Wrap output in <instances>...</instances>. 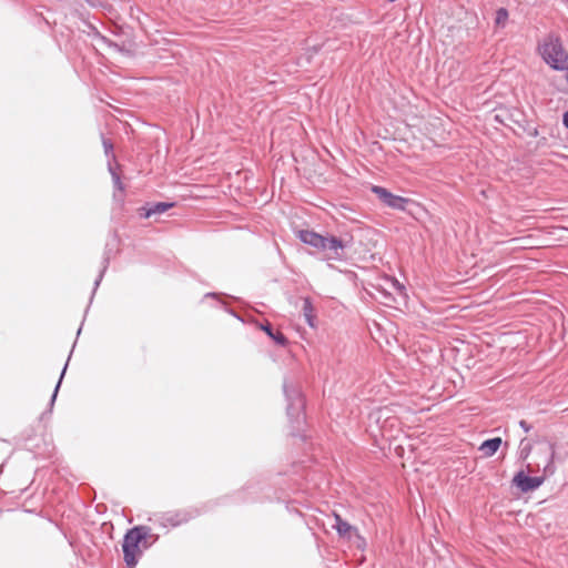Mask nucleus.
<instances>
[{
    "label": "nucleus",
    "instance_id": "obj_1",
    "mask_svg": "<svg viewBox=\"0 0 568 568\" xmlns=\"http://www.w3.org/2000/svg\"><path fill=\"white\" fill-rule=\"evenodd\" d=\"M568 457V452L561 449L556 442L548 439L538 440L534 450L532 463L527 464V471L540 474L546 478L557 471L556 464H562Z\"/></svg>",
    "mask_w": 568,
    "mask_h": 568
},
{
    "label": "nucleus",
    "instance_id": "obj_2",
    "mask_svg": "<svg viewBox=\"0 0 568 568\" xmlns=\"http://www.w3.org/2000/svg\"><path fill=\"white\" fill-rule=\"evenodd\" d=\"M298 240L324 253L326 260L343 261L345 250L352 246V237H336L334 235H322L313 230H300Z\"/></svg>",
    "mask_w": 568,
    "mask_h": 568
},
{
    "label": "nucleus",
    "instance_id": "obj_3",
    "mask_svg": "<svg viewBox=\"0 0 568 568\" xmlns=\"http://www.w3.org/2000/svg\"><path fill=\"white\" fill-rule=\"evenodd\" d=\"M283 392L287 402L286 414L290 419L292 436H300L305 424V398L297 385L285 379L283 383Z\"/></svg>",
    "mask_w": 568,
    "mask_h": 568
},
{
    "label": "nucleus",
    "instance_id": "obj_4",
    "mask_svg": "<svg viewBox=\"0 0 568 568\" xmlns=\"http://www.w3.org/2000/svg\"><path fill=\"white\" fill-rule=\"evenodd\" d=\"M537 52L541 59L556 71H568V52L562 45L560 37L556 33H548L538 42Z\"/></svg>",
    "mask_w": 568,
    "mask_h": 568
},
{
    "label": "nucleus",
    "instance_id": "obj_5",
    "mask_svg": "<svg viewBox=\"0 0 568 568\" xmlns=\"http://www.w3.org/2000/svg\"><path fill=\"white\" fill-rule=\"evenodd\" d=\"M146 536L145 526H134L129 529L122 542L123 559L128 568H135L140 558L142 557L141 541Z\"/></svg>",
    "mask_w": 568,
    "mask_h": 568
},
{
    "label": "nucleus",
    "instance_id": "obj_6",
    "mask_svg": "<svg viewBox=\"0 0 568 568\" xmlns=\"http://www.w3.org/2000/svg\"><path fill=\"white\" fill-rule=\"evenodd\" d=\"M201 510L194 507L186 508V509H180V510H173V511H166L162 514L158 521L160 526L166 528V527H178L182 524H185L190 521L191 519L200 516Z\"/></svg>",
    "mask_w": 568,
    "mask_h": 568
},
{
    "label": "nucleus",
    "instance_id": "obj_7",
    "mask_svg": "<svg viewBox=\"0 0 568 568\" xmlns=\"http://www.w3.org/2000/svg\"><path fill=\"white\" fill-rule=\"evenodd\" d=\"M528 474V471L519 470L513 478V485L521 493H530L538 489L547 479L542 475L529 476Z\"/></svg>",
    "mask_w": 568,
    "mask_h": 568
},
{
    "label": "nucleus",
    "instance_id": "obj_8",
    "mask_svg": "<svg viewBox=\"0 0 568 568\" xmlns=\"http://www.w3.org/2000/svg\"><path fill=\"white\" fill-rule=\"evenodd\" d=\"M372 192L381 200V202L394 210L405 211L406 205L409 202L408 199L393 194L387 189L379 185H373Z\"/></svg>",
    "mask_w": 568,
    "mask_h": 568
},
{
    "label": "nucleus",
    "instance_id": "obj_9",
    "mask_svg": "<svg viewBox=\"0 0 568 568\" xmlns=\"http://www.w3.org/2000/svg\"><path fill=\"white\" fill-rule=\"evenodd\" d=\"M258 490H261V483L255 481V480H250L241 490H239L234 495L235 501L247 503V501L261 500L260 497L255 496Z\"/></svg>",
    "mask_w": 568,
    "mask_h": 568
},
{
    "label": "nucleus",
    "instance_id": "obj_10",
    "mask_svg": "<svg viewBox=\"0 0 568 568\" xmlns=\"http://www.w3.org/2000/svg\"><path fill=\"white\" fill-rule=\"evenodd\" d=\"M175 205L174 202L146 203L138 210L141 219H150L153 215L162 214Z\"/></svg>",
    "mask_w": 568,
    "mask_h": 568
},
{
    "label": "nucleus",
    "instance_id": "obj_11",
    "mask_svg": "<svg viewBox=\"0 0 568 568\" xmlns=\"http://www.w3.org/2000/svg\"><path fill=\"white\" fill-rule=\"evenodd\" d=\"M334 517L335 524L333 528L336 529L339 537L351 539L352 536L355 535L363 544H365V540L359 536L356 527L352 526L337 514H334Z\"/></svg>",
    "mask_w": 568,
    "mask_h": 568
},
{
    "label": "nucleus",
    "instance_id": "obj_12",
    "mask_svg": "<svg viewBox=\"0 0 568 568\" xmlns=\"http://www.w3.org/2000/svg\"><path fill=\"white\" fill-rule=\"evenodd\" d=\"M110 258H111V248H108V246H106L105 251L103 253V257H102L101 270L99 272L98 277L94 281L93 291H92V294L90 297V304L92 303L94 294H95L98 287L100 286L101 282L103 280V276L109 267Z\"/></svg>",
    "mask_w": 568,
    "mask_h": 568
},
{
    "label": "nucleus",
    "instance_id": "obj_13",
    "mask_svg": "<svg viewBox=\"0 0 568 568\" xmlns=\"http://www.w3.org/2000/svg\"><path fill=\"white\" fill-rule=\"evenodd\" d=\"M501 443L500 437L488 438L481 443L479 450L483 452L486 457H491L497 453Z\"/></svg>",
    "mask_w": 568,
    "mask_h": 568
},
{
    "label": "nucleus",
    "instance_id": "obj_14",
    "mask_svg": "<svg viewBox=\"0 0 568 568\" xmlns=\"http://www.w3.org/2000/svg\"><path fill=\"white\" fill-rule=\"evenodd\" d=\"M261 329L264 331L268 337H271L277 345L280 346H286L287 345V338L286 336L281 332H274L272 325L266 322L265 324L261 325Z\"/></svg>",
    "mask_w": 568,
    "mask_h": 568
},
{
    "label": "nucleus",
    "instance_id": "obj_15",
    "mask_svg": "<svg viewBox=\"0 0 568 568\" xmlns=\"http://www.w3.org/2000/svg\"><path fill=\"white\" fill-rule=\"evenodd\" d=\"M303 315L305 317L306 323L314 327L315 324V315H314V306L312 304V300L310 297L303 298V306H302Z\"/></svg>",
    "mask_w": 568,
    "mask_h": 568
},
{
    "label": "nucleus",
    "instance_id": "obj_16",
    "mask_svg": "<svg viewBox=\"0 0 568 568\" xmlns=\"http://www.w3.org/2000/svg\"><path fill=\"white\" fill-rule=\"evenodd\" d=\"M108 170L112 176V181H113V185L115 187V190L120 191V192H123L124 191V185L121 181V178L119 175V173L116 172L115 168L113 166V164L111 163V161H108Z\"/></svg>",
    "mask_w": 568,
    "mask_h": 568
},
{
    "label": "nucleus",
    "instance_id": "obj_17",
    "mask_svg": "<svg viewBox=\"0 0 568 568\" xmlns=\"http://www.w3.org/2000/svg\"><path fill=\"white\" fill-rule=\"evenodd\" d=\"M70 354H72V352H71ZM70 356H71V355H69V358H68V359H70ZM68 363H69V361H67V363L64 364V366H63V368H62V372H61V374H60V378H59V381H58V383H57V385H55V387H54V390H53V393H52V396H51V398H50V403H49V409H50V412L52 410V407H53L54 402H55V399H57V395H58L59 388H60V386H61V383H62L63 376H64V374H65V371H67V368H68Z\"/></svg>",
    "mask_w": 568,
    "mask_h": 568
},
{
    "label": "nucleus",
    "instance_id": "obj_18",
    "mask_svg": "<svg viewBox=\"0 0 568 568\" xmlns=\"http://www.w3.org/2000/svg\"><path fill=\"white\" fill-rule=\"evenodd\" d=\"M532 452V446L530 444V442H528L526 438H523L520 440V445H519V459L521 460H526L529 455L531 454Z\"/></svg>",
    "mask_w": 568,
    "mask_h": 568
},
{
    "label": "nucleus",
    "instance_id": "obj_19",
    "mask_svg": "<svg viewBox=\"0 0 568 568\" xmlns=\"http://www.w3.org/2000/svg\"><path fill=\"white\" fill-rule=\"evenodd\" d=\"M145 529H146V536L143 539V541H141L142 552L144 550L149 549L158 540V536H152L151 535V528L150 527L145 526Z\"/></svg>",
    "mask_w": 568,
    "mask_h": 568
},
{
    "label": "nucleus",
    "instance_id": "obj_20",
    "mask_svg": "<svg viewBox=\"0 0 568 568\" xmlns=\"http://www.w3.org/2000/svg\"><path fill=\"white\" fill-rule=\"evenodd\" d=\"M102 145H103V149H104V153L105 155L109 158L108 161H114L115 160V155L113 153V143L110 139H106L105 136L102 135Z\"/></svg>",
    "mask_w": 568,
    "mask_h": 568
},
{
    "label": "nucleus",
    "instance_id": "obj_21",
    "mask_svg": "<svg viewBox=\"0 0 568 568\" xmlns=\"http://www.w3.org/2000/svg\"><path fill=\"white\" fill-rule=\"evenodd\" d=\"M508 11L506 8H499L497 11H496V18H495V23L496 26L498 27H504L506 21L508 20Z\"/></svg>",
    "mask_w": 568,
    "mask_h": 568
},
{
    "label": "nucleus",
    "instance_id": "obj_22",
    "mask_svg": "<svg viewBox=\"0 0 568 568\" xmlns=\"http://www.w3.org/2000/svg\"><path fill=\"white\" fill-rule=\"evenodd\" d=\"M519 426L523 428L524 432L528 433L531 430V425L529 423H527L526 420L521 419L519 422Z\"/></svg>",
    "mask_w": 568,
    "mask_h": 568
},
{
    "label": "nucleus",
    "instance_id": "obj_23",
    "mask_svg": "<svg viewBox=\"0 0 568 568\" xmlns=\"http://www.w3.org/2000/svg\"><path fill=\"white\" fill-rule=\"evenodd\" d=\"M90 6L92 7H101L103 3V0H85Z\"/></svg>",
    "mask_w": 568,
    "mask_h": 568
},
{
    "label": "nucleus",
    "instance_id": "obj_24",
    "mask_svg": "<svg viewBox=\"0 0 568 568\" xmlns=\"http://www.w3.org/2000/svg\"><path fill=\"white\" fill-rule=\"evenodd\" d=\"M562 125L568 130V111L562 114Z\"/></svg>",
    "mask_w": 568,
    "mask_h": 568
},
{
    "label": "nucleus",
    "instance_id": "obj_25",
    "mask_svg": "<svg viewBox=\"0 0 568 568\" xmlns=\"http://www.w3.org/2000/svg\"><path fill=\"white\" fill-rule=\"evenodd\" d=\"M220 296H221V294L215 293V292H210V293H206V294L204 295V297H205V298H207V297H211V298H220Z\"/></svg>",
    "mask_w": 568,
    "mask_h": 568
},
{
    "label": "nucleus",
    "instance_id": "obj_26",
    "mask_svg": "<svg viewBox=\"0 0 568 568\" xmlns=\"http://www.w3.org/2000/svg\"><path fill=\"white\" fill-rule=\"evenodd\" d=\"M528 134H529L530 136L536 138V136H538V134H539V130H538L537 128H532L531 130H529V131H528Z\"/></svg>",
    "mask_w": 568,
    "mask_h": 568
},
{
    "label": "nucleus",
    "instance_id": "obj_27",
    "mask_svg": "<svg viewBox=\"0 0 568 568\" xmlns=\"http://www.w3.org/2000/svg\"><path fill=\"white\" fill-rule=\"evenodd\" d=\"M393 286H395L396 288H398L399 291L404 290V286L399 284L398 281L394 280L392 282Z\"/></svg>",
    "mask_w": 568,
    "mask_h": 568
},
{
    "label": "nucleus",
    "instance_id": "obj_28",
    "mask_svg": "<svg viewBox=\"0 0 568 568\" xmlns=\"http://www.w3.org/2000/svg\"><path fill=\"white\" fill-rule=\"evenodd\" d=\"M225 311L233 315L234 317H236L237 320L242 321V318L233 310L225 307Z\"/></svg>",
    "mask_w": 568,
    "mask_h": 568
},
{
    "label": "nucleus",
    "instance_id": "obj_29",
    "mask_svg": "<svg viewBox=\"0 0 568 568\" xmlns=\"http://www.w3.org/2000/svg\"><path fill=\"white\" fill-rule=\"evenodd\" d=\"M385 300L392 301V295L389 293L384 292Z\"/></svg>",
    "mask_w": 568,
    "mask_h": 568
},
{
    "label": "nucleus",
    "instance_id": "obj_30",
    "mask_svg": "<svg viewBox=\"0 0 568 568\" xmlns=\"http://www.w3.org/2000/svg\"><path fill=\"white\" fill-rule=\"evenodd\" d=\"M546 142V138H542L541 141L539 142L540 144H544Z\"/></svg>",
    "mask_w": 568,
    "mask_h": 568
}]
</instances>
